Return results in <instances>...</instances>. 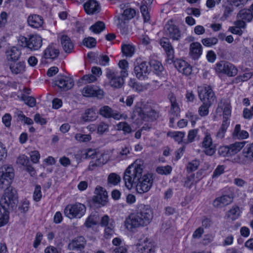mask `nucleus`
Masks as SVG:
<instances>
[{"label": "nucleus", "instance_id": "obj_39", "mask_svg": "<svg viewBox=\"0 0 253 253\" xmlns=\"http://www.w3.org/2000/svg\"><path fill=\"white\" fill-rule=\"evenodd\" d=\"M89 30L92 32H103L106 30V25L103 22L98 21L91 26Z\"/></svg>", "mask_w": 253, "mask_h": 253}, {"label": "nucleus", "instance_id": "obj_24", "mask_svg": "<svg viewBox=\"0 0 253 253\" xmlns=\"http://www.w3.org/2000/svg\"><path fill=\"white\" fill-rule=\"evenodd\" d=\"M139 253H155L154 242L149 240H145L137 247Z\"/></svg>", "mask_w": 253, "mask_h": 253}, {"label": "nucleus", "instance_id": "obj_21", "mask_svg": "<svg viewBox=\"0 0 253 253\" xmlns=\"http://www.w3.org/2000/svg\"><path fill=\"white\" fill-rule=\"evenodd\" d=\"M27 22L28 25L35 29L43 30V25L44 20L43 18L37 14H31L27 18Z\"/></svg>", "mask_w": 253, "mask_h": 253}, {"label": "nucleus", "instance_id": "obj_4", "mask_svg": "<svg viewBox=\"0 0 253 253\" xmlns=\"http://www.w3.org/2000/svg\"><path fill=\"white\" fill-rule=\"evenodd\" d=\"M217 113H222L223 119L221 126L215 134V137L217 139H222L224 136L228 127L230 125L229 119L231 116V106L230 104L225 101L221 100L216 109Z\"/></svg>", "mask_w": 253, "mask_h": 253}, {"label": "nucleus", "instance_id": "obj_20", "mask_svg": "<svg viewBox=\"0 0 253 253\" xmlns=\"http://www.w3.org/2000/svg\"><path fill=\"white\" fill-rule=\"evenodd\" d=\"M99 113L101 116L105 118H112L115 120H120L122 117V115L107 105L101 107L99 109Z\"/></svg>", "mask_w": 253, "mask_h": 253}, {"label": "nucleus", "instance_id": "obj_61", "mask_svg": "<svg viewBox=\"0 0 253 253\" xmlns=\"http://www.w3.org/2000/svg\"><path fill=\"white\" fill-rule=\"evenodd\" d=\"M100 224L102 226H112V225L113 224V220L110 219L108 215H105L101 218Z\"/></svg>", "mask_w": 253, "mask_h": 253}, {"label": "nucleus", "instance_id": "obj_42", "mask_svg": "<svg viewBox=\"0 0 253 253\" xmlns=\"http://www.w3.org/2000/svg\"><path fill=\"white\" fill-rule=\"evenodd\" d=\"M117 129L119 130H123L125 134L130 133L132 131L131 126L125 122H120L117 125Z\"/></svg>", "mask_w": 253, "mask_h": 253}, {"label": "nucleus", "instance_id": "obj_34", "mask_svg": "<svg viewBox=\"0 0 253 253\" xmlns=\"http://www.w3.org/2000/svg\"><path fill=\"white\" fill-rule=\"evenodd\" d=\"M97 118V113L93 108L86 110L83 116V119L85 121H93Z\"/></svg>", "mask_w": 253, "mask_h": 253}, {"label": "nucleus", "instance_id": "obj_13", "mask_svg": "<svg viewBox=\"0 0 253 253\" xmlns=\"http://www.w3.org/2000/svg\"><path fill=\"white\" fill-rule=\"evenodd\" d=\"M150 71V67L149 63L142 62L134 69V72L136 77L140 80H144L147 78V75Z\"/></svg>", "mask_w": 253, "mask_h": 253}, {"label": "nucleus", "instance_id": "obj_52", "mask_svg": "<svg viewBox=\"0 0 253 253\" xmlns=\"http://www.w3.org/2000/svg\"><path fill=\"white\" fill-rule=\"evenodd\" d=\"M97 217L95 215L91 214L86 219L84 225L86 227H91L96 224Z\"/></svg>", "mask_w": 253, "mask_h": 253}, {"label": "nucleus", "instance_id": "obj_44", "mask_svg": "<svg viewBox=\"0 0 253 253\" xmlns=\"http://www.w3.org/2000/svg\"><path fill=\"white\" fill-rule=\"evenodd\" d=\"M118 65L119 67L122 69L120 72V74H121L122 76L126 77L128 75L127 69L128 67V63L127 61L126 60H122L120 61Z\"/></svg>", "mask_w": 253, "mask_h": 253}, {"label": "nucleus", "instance_id": "obj_17", "mask_svg": "<svg viewBox=\"0 0 253 253\" xmlns=\"http://www.w3.org/2000/svg\"><path fill=\"white\" fill-rule=\"evenodd\" d=\"M203 147L205 148V153L209 156L213 155L216 151V146L213 143L210 133L206 132L202 142Z\"/></svg>", "mask_w": 253, "mask_h": 253}, {"label": "nucleus", "instance_id": "obj_25", "mask_svg": "<svg viewBox=\"0 0 253 253\" xmlns=\"http://www.w3.org/2000/svg\"><path fill=\"white\" fill-rule=\"evenodd\" d=\"M202 46L198 42H194L190 44L189 55L193 60H197L202 54Z\"/></svg>", "mask_w": 253, "mask_h": 253}, {"label": "nucleus", "instance_id": "obj_6", "mask_svg": "<svg viewBox=\"0 0 253 253\" xmlns=\"http://www.w3.org/2000/svg\"><path fill=\"white\" fill-rule=\"evenodd\" d=\"M85 206L80 203L68 205L64 209L65 215L70 219L81 218L85 213Z\"/></svg>", "mask_w": 253, "mask_h": 253}, {"label": "nucleus", "instance_id": "obj_55", "mask_svg": "<svg viewBox=\"0 0 253 253\" xmlns=\"http://www.w3.org/2000/svg\"><path fill=\"white\" fill-rule=\"evenodd\" d=\"M234 3H231V2H227L225 5H224V10L223 15L227 17H228L230 15H231V13L234 10L233 7Z\"/></svg>", "mask_w": 253, "mask_h": 253}, {"label": "nucleus", "instance_id": "obj_7", "mask_svg": "<svg viewBox=\"0 0 253 253\" xmlns=\"http://www.w3.org/2000/svg\"><path fill=\"white\" fill-rule=\"evenodd\" d=\"M214 69L217 74L225 75L229 77H235L238 71L235 65L226 61H221L217 63Z\"/></svg>", "mask_w": 253, "mask_h": 253}, {"label": "nucleus", "instance_id": "obj_12", "mask_svg": "<svg viewBox=\"0 0 253 253\" xmlns=\"http://www.w3.org/2000/svg\"><path fill=\"white\" fill-rule=\"evenodd\" d=\"M60 54L59 46L55 43H50L44 49L42 55V60L53 61L57 59Z\"/></svg>", "mask_w": 253, "mask_h": 253}, {"label": "nucleus", "instance_id": "obj_3", "mask_svg": "<svg viewBox=\"0 0 253 253\" xmlns=\"http://www.w3.org/2000/svg\"><path fill=\"white\" fill-rule=\"evenodd\" d=\"M143 171V163L140 160H137L130 165L125 170L123 180L126 186L131 189L139 181Z\"/></svg>", "mask_w": 253, "mask_h": 253}, {"label": "nucleus", "instance_id": "obj_56", "mask_svg": "<svg viewBox=\"0 0 253 253\" xmlns=\"http://www.w3.org/2000/svg\"><path fill=\"white\" fill-rule=\"evenodd\" d=\"M136 112L138 113V115L143 118L146 117H150L155 113V112L151 109H149V111H146L144 109H142L140 108L136 109Z\"/></svg>", "mask_w": 253, "mask_h": 253}, {"label": "nucleus", "instance_id": "obj_35", "mask_svg": "<svg viewBox=\"0 0 253 253\" xmlns=\"http://www.w3.org/2000/svg\"><path fill=\"white\" fill-rule=\"evenodd\" d=\"M244 146V143L236 142L228 146L231 156L239 152Z\"/></svg>", "mask_w": 253, "mask_h": 253}, {"label": "nucleus", "instance_id": "obj_54", "mask_svg": "<svg viewBox=\"0 0 253 253\" xmlns=\"http://www.w3.org/2000/svg\"><path fill=\"white\" fill-rule=\"evenodd\" d=\"M42 197L41 187L39 185H37L33 193V199L36 202H39L41 200Z\"/></svg>", "mask_w": 253, "mask_h": 253}, {"label": "nucleus", "instance_id": "obj_47", "mask_svg": "<svg viewBox=\"0 0 253 253\" xmlns=\"http://www.w3.org/2000/svg\"><path fill=\"white\" fill-rule=\"evenodd\" d=\"M107 180L109 184L116 185L120 182L121 177L115 173H111L109 175Z\"/></svg>", "mask_w": 253, "mask_h": 253}, {"label": "nucleus", "instance_id": "obj_18", "mask_svg": "<svg viewBox=\"0 0 253 253\" xmlns=\"http://www.w3.org/2000/svg\"><path fill=\"white\" fill-rule=\"evenodd\" d=\"M232 195H223L216 198L212 202V206L216 209H221L232 203Z\"/></svg>", "mask_w": 253, "mask_h": 253}, {"label": "nucleus", "instance_id": "obj_14", "mask_svg": "<svg viewBox=\"0 0 253 253\" xmlns=\"http://www.w3.org/2000/svg\"><path fill=\"white\" fill-rule=\"evenodd\" d=\"M86 244V241L83 236H78L70 241L67 248L69 250L82 252L84 249Z\"/></svg>", "mask_w": 253, "mask_h": 253}, {"label": "nucleus", "instance_id": "obj_1", "mask_svg": "<svg viewBox=\"0 0 253 253\" xmlns=\"http://www.w3.org/2000/svg\"><path fill=\"white\" fill-rule=\"evenodd\" d=\"M14 177V169L11 165H4L0 168V188L5 189L4 198L0 202V227L7 223L8 210H14L18 203L16 191L10 187Z\"/></svg>", "mask_w": 253, "mask_h": 253}, {"label": "nucleus", "instance_id": "obj_45", "mask_svg": "<svg viewBox=\"0 0 253 253\" xmlns=\"http://www.w3.org/2000/svg\"><path fill=\"white\" fill-rule=\"evenodd\" d=\"M156 171L160 174L168 175L171 173L172 171V168L171 166L169 165L166 166H160L157 168Z\"/></svg>", "mask_w": 253, "mask_h": 253}, {"label": "nucleus", "instance_id": "obj_23", "mask_svg": "<svg viewBox=\"0 0 253 253\" xmlns=\"http://www.w3.org/2000/svg\"><path fill=\"white\" fill-rule=\"evenodd\" d=\"M84 7L86 13L89 15L97 14L101 10L100 4L96 0H88Z\"/></svg>", "mask_w": 253, "mask_h": 253}, {"label": "nucleus", "instance_id": "obj_2", "mask_svg": "<svg viewBox=\"0 0 253 253\" xmlns=\"http://www.w3.org/2000/svg\"><path fill=\"white\" fill-rule=\"evenodd\" d=\"M153 216V211L150 206L140 204L138 205L134 212L126 218L125 225L128 230L133 231L136 228L149 225Z\"/></svg>", "mask_w": 253, "mask_h": 253}, {"label": "nucleus", "instance_id": "obj_9", "mask_svg": "<svg viewBox=\"0 0 253 253\" xmlns=\"http://www.w3.org/2000/svg\"><path fill=\"white\" fill-rule=\"evenodd\" d=\"M106 77L109 80V83L111 86L114 88H121L124 83V78L121 74L110 68L106 69Z\"/></svg>", "mask_w": 253, "mask_h": 253}, {"label": "nucleus", "instance_id": "obj_38", "mask_svg": "<svg viewBox=\"0 0 253 253\" xmlns=\"http://www.w3.org/2000/svg\"><path fill=\"white\" fill-rule=\"evenodd\" d=\"M20 99L30 107H35L36 105V100L34 97L22 94Z\"/></svg>", "mask_w": 253, "mask_h": 253}, {"label": "nucleus", "instance_id": "obj_19", "mask_svg": "<svg viewBox=\"0 0 253 253\" xmlns=\"http://www.w3.org/2000/svg\"><path fill=\"white\" fill-rule=\"evenodd\" d=\"M160 44L164 48L167 55L166 62L171 64L173 61L174 50L167 38H163L160 41Z\"/></svg>", "mask_w": 253, "mask_h": 253}, {"label": "nucleus", "instance_id": "obj_43", "mask_svg": "<svg viewBox=\"0 0 253 253\" xmlns=\"http://www.w3.org/2000/svg\"><path fill=\"white\" fill-rule=\"evenodd\" d=\"M234 27L229 28V32H240L239 29L244 28L246 26V23L243 20H238L235 22Z\"/></svg>", "mask_w": 253, "mask_h": 253}, {"label": "nucleus", "instance_id": "obj_16", "mask_svg": "<svg viewBox=\"0 0 253 253\" xmlns=\"http://www.w3.org/2000/svg\"><path fill=\"white\" fill-rule=\"evenodd\" d=\"M95 194L93 197L94 203L104 206L107 202L108 194L107 191L103 187L97 186L95 190Z\"/></svg>", "mask_w": 253, "mask_h": 253}, {"label": "nucleus", "instance_id": "obj_62", "mask_svg": "<svg viewBox=\"0 0 253 253\" xmlns=\"http://www.w3.org/2000/svg\"><path fill=\"white\" fill-rule=\"evenodd\" d=\"M165 30L168 32H178L177 27L172 21H169L165 26Z\"/></svg>", "mask_w": 253, "mask_h": 253}, {"label": "nucleus", "instance_id": "obj_50", "mask_svg": "<svg viewBox=\"0 0 253 253\" xmlns=\"http://www.w3.org/2000/svg\"><path fill=\"white\" fill-rule=\"evenodd\" d=\"M75 138L79 142H87L91 140V137L89 134L77 133L75 136Z\"/></svg>", "mask_w": 253, "mask_h": 253}, {"label": "nucleus", "instance_id": "obj_59", "mask_svg": "<svg viewBox=\"0 0 253 253\" xmlns=\"http://www.w3.org/2000/svg\"><path fill=\"white\" fill-rule=\"evenodd\" d=\"M109 60V58L107 55L99 54L97 64L102 66H106L108 65Z\"/></svg>", "mask_w": 253, "mask_h": 253}, {"label": "nucleus", "instance_id": "obj_27", "mask_svg": "<svg viewBox=\"0 0 253 253\" xmlns=\"http://www.w3.org/2000/svg\"><path fill=\"white\" fill-rule=\"evenodd\" d=\"M169 98L171 104L169 113L174 117H178L179 115L180 109L177 102L175 96L173 94H169Z\"/></svg>", "mask_w": 253, "mask_h": 253}, {"label": "nucleus", "instance_id": "obj_29", "mask_svg": "<svg viewBox=\"0 0 253 253\" xmlns=\"http://www.w3.org/2000/svg\"><path fill=\"white\" fill-rule=\"evenodd\" d=\"M149 66L151 67L155 74L157 76L161 77L165 75V71L162 63L157 60H152L149 62Z\"/></svg>", "mask_w": 253, "mask_h": 253}, {"label": "nucleus", "instance_id": "obj_30", "mask_svg": "<svg viewBox=\"0 0 253 253\" xmlns=\"http://www.w3.org/2000/svg\"><path fill=\"white\" fill-rule=\"evenodd\" d=\"M9 68L13 74L17 75L22 74L25 71V65L24 62H18L11 63Z\"/></svg>", "mask_w": 253, "mask_h": 253}, {"label": "nucleus", "instance_id": "obj_53", "mask_svg": "<svg viewBox=\"0 0 253 253\" xmlns=\"http://www.w3.org/2000/svg\"><path fill=\"white\" fill-rule=\"evenodd\" d=\"M83 44L87 47L91 48L95 46L96 42L94 38L88 37L84 39Z\"/></svg>", "mask_w": 253, "mask_h": 253}, {"label": "nucleus", "instance_id": "obj_15", "mask_svg": "<svg viewBox=\"0 0 253 253\" xmlns=\"http://www.w3.org/2000/svg\"><path fill=\"white\" fill-rule=\"evenodd\" d=\"M172 63L179 73L185 76L191 75L192 71V66L185 60L181 59H176L175 60L173 59Z\"/></svg>", "mask_w": 253, "mask_h": 253}, {"label": "nucleus", "instance_id": "obj_48", "mask_svg": "<svg viewBox=\"0 0 253 253\" xmlns=\"http://www.w3.org/2000/svg\"><path fill=\"white\" fill-rule=\"evenodd\" d=\"M211 105L207 102H203L198 110L199 115L202 117L208 115L209 112V108Z\"/></svg>", "mask_w": 253, "mask_h": 253}, {"label": "nucleus", "instance_id": "obj_26", "mask_svg": "<svg viewBox=\"0 0 253 253\" xmlns=\"http://www.w3.org/2000/svg\"><path fill=\"white\" fill-rule=\"evenodd\" d=\"M60 39L64 51L67 53H71L74 49V44L71 39L65 35H62Z\"/></svg>", "mask_w": 253, "mask_h": 253}, {"label": "nucleus", "instance_id": "obj_22", "mask_svg": "<svg viewBox=\"0 0 253 253\" xmlns=\"http://www.w3.org/2000/svg\"><path fill=\"white\" fill-rule=\"evenodd\" d=\"M82 93L83 96L87 97H97L101 98L104 95V92L102 89H96L91 85L84 87L82 90Z\"/></svg>", "mask_w": 253, "mask_h": 253}, {"label": "nucleus", "instance_id": "obj_41", "mask_svg": "<svg viewBox=\"0 0 253 253\" xmlns=\"http://www.w3.org/2000/svg\"><path fill=\"white\" fill-rule=\"evenodd\" d=\"M198 129L190 130L188 133L187 138L184 139V144H186L193 142L198 134Z\"/></svg>", "mask_w": 253, "mask_h": 253}, {"label": "nucleus", "instance_id": "obj_36", "mask_svg": "<svg viewBox=\"0 0 253 253\" xmlns=\"http://www.w3.org/2000/svg\"><path fill=\"white\" fill-rule=\"evenodd\" d=\"M242 153L245 158L253 162V142L247 146L244 149Z\"/></svg>", "mask_w": 253, "mask_h": 253}, {"label": "nucleus", "instance_id": "obj_10", "mask_svg": "<svg viewBox=\"0 0 253 253\" xmlns=\"http://www.w3.org/2000/svg\"><path fill=\"white\" fill-rule=\"evenodd\" d=\"M198 95L203 102H207L210 104H212L216 99L214 93L210 86L199 87Z\"/></svg>", "mask_w": 253, "mask_h": 253}, {"label": "nucleus", "instance_id": "obj_58", "mask_svg": "<svg viewBox=\"0 0 253 253\" xmlns=\"http://www.w3.org/2000/svg\"><path fill=\"white\" fill-rule=\"evenodd\" d=\"M136 12L134 9L127 8L125 9L122 15L128 21L132 18L135 15Z\"/></svg>", "mask_w": 253, "mask_h": 253}, {"label": "nucleus", "instance_id": "obj_46", "mask_svg": "<svg viewBox=\"0 0 253 253\" xmlns=\"http://www.w3.org/2000/svg\"><path fill=\"white\" fill-rule=\"evenodd\" d=\"M200 164L199 160L195 159L189 162L187 165V170L188 172H191L196 170L198 168Z\"/></svg>", "mask_w": 253, "mask_h": 253}, {"label": "nucleus", "instance_id": "obj_63", "mask_svg": "<svg viewBox=\"0 0 253 253\" xmlns=\"http://www.w3.org/2000/svg\"><path fill=\"white\" fill-rule=\"evenodd\" d=\"M17 163L26 167L29 164V159L27 156L24 155H20L17 159Z\"/></svg>", "mask_w": 253, "mask_h": 253}, {"label": "nucleus", "instance_id": "obj_31", "mask_svg": "<svg viewBox=\"0 0 253 253\" xmlns=\"http://www.w3.org/2000/svg\"><path fill=\"white\" fill-rule=\"evenodd\" d=\"M232 136L234 138L243 139L249 136V133L246 130H241L240 125L238 124L235 126Z\"/></svg>", "mask_w": 253, "mask_h": 253}, {"label": "nucleus", "instance_id": "obj_11", "mask_svg": "<svg viewBox=\"0 0 253 253\" xmlns=\"http://www.w3.org/2000/svg\"><path fill=\"white\" fill-rule=\"evenodd\" d=\"M54 85L57 86L61 91H67L74 85L72 78L65 76H58L54 81Z\"/></svg>", "mask_w": 253, "mask_h": 253}, {"label": "nucleus", "instance_id": "obj_60", "mask_svg": "<svg viewBox=\"0 0 253 253\" xmlns=\"http://www.w3.org/2000/svg\"><path fill=\"white\" fill-rule=\"evenodd\" d=\"M243 117L245 119L250 120L253 117V105L249 109L245 108L243 111Z\"/></svg>", "mask_w": 253, "mask_h": 253}, {"label": "nucleus", "instance_id": "obj_57", "mask_svg": "<svg viewBox=\"0 0 253 253\" xmlns=\"http://www.w3.org/2000/svg\"><path fill=\"white\" fill-rule=\"evenodd\" d=\"M117 26L121 28V30L125 28L126 24L128 21L122 14L118 16L116 20Z\"/></svg>", "mask_w": 253, "mask_h": 253}, {"label": "nucleus", "instance_id": "obj_33", "mask_svg": "<svg viewBox=\"0 0 253 253\" xmlns=\"http://www.w3.org/2000/svg\"><path fill=\"white\" fill-rule=\"evenodd\" d=\"M240 212L241 211L239 207L233 206L231 209L227 212L226 215L230 219L235 220L239 217Z\"/></svg>", "mask_w": 253, "mask_h": 253}, {"label": "nucleus", "instance_id": "obj_28", "mask_svg": "<svg viewBox=\"0 0 253 253\" xmlns=\"http://www.w3.org/2000/svg\"><path fill=\"white\" fill-rule=\"evenodd\" d=\"M6 56L8 61H14L18 60L20 58L21 52L16 46H12L6 51Z\"/></svg>", "mask_w": 253, "mask_h": 253}, {"label": "nucleus", "instance_id": "obj_64", "mask_svg": "<svg viewBox=\"0 0 253 253\" xmlns=\"http://www.w3.org/2000/svg\"><path fill=\"white\" fill-rule=\"evenodd\" d=\"M218 153L223 157L231 156L228 146H223L219 148Z\"/></svg>", "mask_w": 253, "mask_h": 253}, {"label": "nucleus", "instance_id": "obj_51", "mask_svg": "<svg viewBox=\"0 0 253 253\" xmlns=\"http://www.w3.org/2000/svg\"><path fill=\"white\" fill-rule=\"evenodd\" d=\"M253 76L252 72H248L242 75H240L237 76L235 79V82L237 84L241 82H245L249 80L250 79L252 78Z\"/></svg>", "mask_w": 253, "mask_h": 253}, {"label": "nucleus", "instance_id": "obj_37", "mask_svg": "<svg viewBox=\"0 0 253 253\" xmlns=\"http://www.w3.org/2000/svg\"><path fill=\"white\" fill-rule=\"evenodd\" d=\"M168 135L172 137L179 144L182 142L184 143V137L185 136V133L184 132L173 131L169 132Z\"/></svg>", "mask_w": 253, "mask_h": 253}, {"label": "nucleus", "instance_id": "obj_32", "mask_svg": "<svg viewBox=\"0 0 253 253\" xmlns=\"http://www.w3.org/2000/svg\"><path fill=\"white\" fill-rule=\"evenodd\" d=\"M237 17L244 21L250 22L253 19V14L251 9L244 8L239 11Z\"/></svg>", "mask_w": 253, "mask_h": 253}, {"label": "nucleus", "instance_id": "obj_8", "mask_svg": "<svg viewBox=\"0 0 253 253\" xmlns=\"http://www.w3.org/2000/svg\"><path fill=\"white\" fill-rule=\"evenodd\" d=\"M153 183V175L151 173L142 175L139 181L135 185L137 192L140 194L148 192L151 189Z\"/></svg>", "mask_w": 253, "mask_h": 253}, {"label": "nucleus", "instance_id": "obj_40", "mask_svg": "<svg viewBox=\"0 0 253 253\" xmlns=\"http://www.w3.org/2000/svg\"><path fill=\"white\" fill-rule=\"evenodd\" d=\"M123 53L127 57H131L134 52V47L130 44H124L122 46Z\"/></svg>", "mask_w": 253, "mask_h": 253}, {"label": "nucleus", "instance_id": "obj_5", "mask_svg": "<svg viewBox=\"0 0 253 253\" xmlns=\"http://www.w3.org/2000/svg\"><path fill=\"white\" fill-rule=\"evenodd\" d=\"M18 41L21 46L31 51L38 50L42 45V39L38 34L30 35L28 38L20 36Z\"/></svg>", "mask_w": 253, "mask_h": 253}, {"label": "nucleus", "instance_id": "obj_49", "mask_svg": "<svg viewBox=\"0 0 253 253\" xmlns=\"http://www.w3.org/2000/svg\"><path fill=\"white\" fill-rule=\"evenodd\" d=\"M218 42L217 38L215 37L207 38L202 40V42L206 46H211L215 45Z\"/></svg>", "mask_w": 253, "mask_h": 253}]
</instances>
